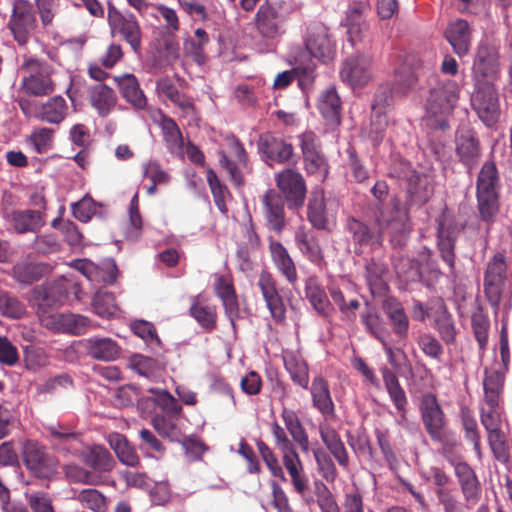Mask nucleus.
Here are the masks:
<instances>
[{
  "label": "nucleus",
  "mask_w": 512,
  "mask_h": 512,
  "mask_svg": "<svg viewBox=\"0 0 512 512\" xmlns=\"http://www.w3.org/2000/svg\"><path fill=\"white\" fill-rule=\"evenodd\" d=\"M305 170L309 174H316L319 181H324L328 174V165L322 152L303 155Z\"/></svg>",
  "instance_id": "obj_54"
},
{
  "label": "nucleus",
  "mask_w": 512,
  "mask_h": 512,
  "mask_svg": "<svg viewBox=\"0 0 512 512\" xmlns=\"http://www.w3.org/2000/svg\"><path fill=\"white\" fill-rule=\"evenodd\" d=\"M308 220L316 229L322 230L327 227L325 203L322 194H315L308 204Z\"/></svg>",
  "instance_id": "obj_46"
},
{
  "label": "nucleus",
  "mask_w": 512,
  "mask_h": 512,
  "mask_svg": "<svg viewBox=\"0 0 512 512\" xmlns=\"http://www.w3.org/2000/svg\"><path fill=\"white\" fill-rule=\"evenodd\" d=\"M505 382V375L500 371L486 372L483 381L484 400L489 402L500 401Z\"/></svg>",
  "instance_id": "obj_42"
},
{
  "label": "nucleus",
  "mask_w": 512,
  "mask_h": 512,
  "mask_svg": "<svg viewBox=\"0 0 512 512\" xmlns=\"http://www.w3.org/2000/svg\"><path fill=\"white\" fill-rule=\"evenodd\" d=\"M471 107L487 127L495 126L500 117V104L495 84L473 85Z\"/></svg>",
  "instance_id": "obj_7"
},
{
  "label": "nucleus",
  "mask_w": 512,
  "mask_h": 512,
  "mask_svg": "<svg viewBox=\"0 0 512 512\" xmlns=\"http://www.w3.org/2000/svg\"><path fill=\"white\" fill-rule=\"evenodd\" d=\"M455 475L468 508H473L481 497V484L474 470L466 462L454 463Z\"/></svg>",
  "instance_id": "obj_18"
},
{
  "label": "nucleus",
  "mask_w": 512,
  "mask_h": 512,
  "mask_svg": "<svg viewBox=\"0 0 512 512\" xmlns=\"http://www.w3.org/2000/svg\"><path fill=\"white\" fill-rule=\"evenodd\" d=\"M418 84L416 73L407 65H401L396 71L394 92L400 95H407L414 91Z\"/></svg>",
  "instance_id": "obj_43"
},
{
  "label": "nucleus",
  "mask_w": 512,
  "mask_h": 512,
  "mask_svg": "<svg viewBox=\"0 0 512 512\" xmlns=\"http://www.w3.org/2000/svg\"><path fill=\"white\" fill-rule=\"evenodd\" d=\"M108 23L113 34H119L133 51H138L141 46V30L133 14H123L109 3Z\"/></svg>",
  "instance_id": "obj_10"
},
{
  "label": "nucleus",
  "mask_w": 512,
  "mask_h": 512,
  "mask_svg": "<svg viewBox=\"0 0 512 512\" xmlns=\"http://www.w3.org/2000/svg\"><path fill=\"white\" fill-rule=\"evenodd\" d=\"M311 394L314 406L325 416L333 415L334 404L332 402L328 385L326 381L317 377L312 382Z\"/></svg>",
  "instance_id": "obj_35"
},
{
  "label": "nucleus",
  "mask_w": 512,
  "mask_h": 512,
  "mask_svg": "<svg viewBox=\"0 0 512 512\" xmlns=\"http://www.w3.org/2000/svg\"><path fill=\"white\" fill-rule=\"evenodd\" d=\"M417 343L426 356L440 361L443 354V347L434 336L422 334L418 337Z\"/></svg>",
  "instance_id": "obj_64"
},
{
  "label": "nucleus",
  "mask_w": 512,
  "mask_h": 512,
  "mask_svg": "<svg viewBox=\"0 0 512 512\" xmlns=\"http://www.w3.org/2000/svg\"><path fill=\"white\" fill-rule=\"evenodd\" d=\"M27 66L33 70L40 68L39 72L31 74L24 80V86L26 91L36 96H42L49 94L53 91V83L48 75L46 69H43L37 60L31 59L27 63Z\"/></svg>",
  "instance_id": "obj_29"
},
{
  "label": "nucleus",
  "mask_w": 512,
  "mask_h": 512,
  "mask_svg": "<svg viewBox=\"0 0 512 512\" xmlns=\"http://www.w3.org/2000/svg\"><path fill=\"white\" fill-rule=\"evenodd\" d=\"M257 287L260 289L270 316L276 323H284L286 320V306L283 297L278 291L277 281L274 276L263 270L257 279Z\"/></svg>",
  "instance_id": "obj_11"
},
{
  "label": "nucleus",
  "mask_w": 512,
  "mask_h": 512,
  "mask_svg": "<svg viewBox=\"0 0 512 512\" xmlns=\"http://www.w3.org/2000/svg\"><path fill=\"white\" fill-rule=\"evenodd\" d=\"M0 312L8 318L19 319L25 314V306L15 296L0 290Z\"/></svg>",
  "instance_id": "obj_50"
},
{
  "label": "nucleus",
  "mask_w": 512,
  "mask_h": 512,
  "mask_svg": "<svg viewBox=\"0 0 512 512\" xmlns=\"http://www.w3.org/2000/svg\"><path fill=\"white\" fill-rule=\"evenodd\" d=\"M407 194L409 205L421 206L428 202L433 194V188L425 175L413 170L408 178Z\"/></svg>",
  "instance_id": "obj_28"
},
{
  "label": "nucleus",
  "mask_w": 512,
  "mask_h": 512,
  "mask_svg": "<svg viewBox=\"0 0 512 512\" xmlns=\"http://www.w3.org/2000/svg\"><path fill=\"white\" fill-rule=\"evenodd\" d=\"M37 26L32 4L27 0H14L8 28L19 45H25Z\"/></svg>",
  "instance_id": "obj_8"
},
{
  "label": "nucleus",
  "mask_w": 512,
  "mask_h": 512,
  "mask_svg": "<svg viewBox=\"0 0 512 512\" xmlns=\"http://www.w3.org/2000/svg\"><path fill=\"white\" fill-rule=\"evenodd\" d=\"M258 149L269 165L286 163L293 156V146L270 133H265L259 137Z\"/></svg>",
  "instance_id": "obj_17"
},
{
  "label": "nucleus",
  "mask_w": 512,
  "mask_h": 512,
  "mask_svg": "<svg viewBox=\"0 0 512 512\" xmlns=\"http://www.w3.org/2000/svg\"><path fill=\"white\" fill-rule=\"evenodd\" d=\"M500 186L499 173L494 161H486L476 180V191L498 192Z\"/></svg>",
  "instance_id": "obj_40"
},
{
  "label": "nucleus",
  "mask_w": 512,
  "mask_h": 512,
  "mask_svg": "<svg viewBox=\"0 0 512 512\" xmlns=\"http://www.w3.org/2000/svg\"><path fill=\"white\" fill-rule=\"evenodd\" d=\"M445 38L458 56L463 57L468 54L471 45V30L466 20L458 19L450 23L445 31Z\"/></svg>",
  "instance_id": "obj_23"
},
{
  "label": "nucleus",
  "mask_w": 512,
  "mask_h": 512,
  "mask_svg": "<svg viewBox=\"0 0 512 512\" xmlns=\"http://www.w3.org/2000/svg\"><path fill=\"white\" fill-rule=\"evenodd\" d=\"M114 80L118 86L121 96L136 110H144L147 106V99L140 88L137 78L133 74L115 76Z\"/></svg>",
  "instance_id": "obj_22"
},
{
  "label": "nucleus",
  "mask_w": 512,
  "mask_h": 512,
  "mask_svg": "<svg viewBox=\"0 0 512 512\" xmlns=\"http://www.w3.org/2000/svg\"><path fill=\"white\" fill-rule=\"evenodd\" d=\"M68 112L66 100L62 96H54L48 99L37 113V118L50 124L61 123Z\"/></svg>",
  "instance_id": "obj_32"
},
{
  "label": "nucleus",
  "mask_w": 512,
  "mask_h": 512,
  "mask_svg": "<svg viewBox=\"0 0 512 512\" xmlns=\"http://www.w3.org/2000/svg\"><path fill=\"white\" fill-rule=\"evenodd\" d=\"M305 295L314 310L323 317L332 311L326 292L316 276H310L305 282Z\"/></svg>",
  "instance_id": "obj_25"
},
{
  "label": "nucleus",
  "mask_w": 512,
  "mask_h": 512,
  "mask_svg": "<svg viewBox=\"0 0 512 512\" xmlns=\"http://www.w3.org/2000/svg\"><path fill=\"white\" fill-rule=\"evenodd\" d=\"M85 462L97 471H110L113 468L110 452L101 446L93 447L87 454Z\"/></svg>",
  "instance_id": "obj_48"
},
{
  "label": "nucleus",
  "mask_w": 512,
  "mask_h": 512,
  "mask_svg": "<svg viewBox=\"0 0 512 512\" xmlns=\"http://www.w3.org/2000/svg\"><path fill=\"white\" fill-rule=\"evenodd\" d=\"M89 99L92 107L101 117L109 115L117 103L115 92L105 84L92 86L89 91Z\"/></svg>",
  "instance_id": "obj_26"
},
{
  "label": "nucleus",
  "mask_w": 512,
  "mask_h": 512,
  "mask_svg": "<svg viewBox=\"0 0 512 512\" xmlns=\"http://www.w3.org/2000/svg\"><path fill=\"white\" fill-rule=\"evenodd\" d=\"M262 205L267 228L280 235L286 225L283 197L275 190H268L262 197Z\"/></svg>",
  "instance_id": "obj_15"
},
{
  "label": "nucleus",
  "mask_w": 512,
  "mask_h": 512,
  "mask_svg": "<svg viewBox=\"0 0 512 512\" xmlns=\"http://www.w3.org/2000/svg\"><path fill=\"white\" fill-rule=\"evenodd\" d=\"M214 288L222 301L226 316L234 326L239 317V303L232 280L225 275H215Z\"/></svg>",
  "instance_id": "obj_21"
},
{
  "label": "nucleus",
  "mask_w": 512,
  "mask_h": 512,
  "mask_svg": "<svg viewBox=\"0 0 512 512\" xmlns=\"http://www.w3.org/2000/svg\"><path fill=\"white\" fill-rule=\"evenodd\" d=\"M282 418L286 429L290 433L293 441L299 445L303 452L309 451V439L305 429L303 428L298 416L294 411L284 409Z\"/></svg>",
  "instance_id": "obj_38"
},
{
  "label": "nucleus",
  "mask_w": 512,
  "mask_h": 512,
  "mask_svg": "<svg viewBox=\"0 0 512 512\" xmlns=\"http://www.w3.org/2000/svg\"><path fill=\"white\" fill-rule=\"evenodd\" d=\"M284 366L292 381L302 388H307L309 383L308 367L306 362L293 352H287L283 356Z\"/></svg>",
  "instance_id": "obj_34"
},
{
  "label": "nucleus",
  "mask_w": 512,
  "mask_h": 512,
  "mask_svg": "<svg viewBox=\"0 0 512 512\" xmlns=\"http://www.w3.org/2000/svg\"><path fill=\"white\" fill-rule=\"evenodd\" d=\"M471 325L474 332V336L479 344V348L484 350L488 343V332L490 327V321L487 315L478 309L472 314Z\"/></svg>",
  "instance_id": "obj_49"
},
{
  "label": "nucleus",
  "mask_w": 512,
  "mask_h": 512,
  "mask_svg": "<svg viewBox=\"0 0 512 512\" xmlns=\"http://www.w3.org/2000/svg\"><path fill=\"white\" fill-rule=\"evenodd\" d=\"M206 177L213 195L215 205L223 214H226L228 211L226 206V199L230 195L227 187L220 182L218 176L212 169L207 171Z\"/></svg>",
  "instance_id": "obj_47"
},
{
  "label": "nucleus",
  "mask_w": 512,
  "mask_h": 512,
  "mask_svg": "<svg viewBox=\"0 0 512 512\" xmlns=\"http://www.w3.org/2000/svg\"><path fill=\"white\" fill-rule=\"evenodd\" d=\"M459 86L454 80L439 82L430 89L426 101L427 114L433 117H440L438 125L441 129L449 127L446 116L450 115L456 107L459 99Z\"/></svg>",
  "instance_id": "obj_5"
},
{
  "label": "nucleus",
  "mask_w": 512,
  "mask_h": 512,
  "mask_svg": "<svg viewBox=\"0 0 512 512\" xmlns=\"http://www.w3.org/2000/svg\"><path fill=\"white\" fill-rule=\"evenodd\" d=\"M435 329L438 331L441 339L447 344H453L456 340L457 330L455 328L452 316L446 312L440 314L435 321Z\"/></svg>",
  "instance_id": "obj_58"
},
{
  "label": "nucleus",
  "mask_w": 512,
  "mask_h": 512,
  "mask_svg": "<svg viewBox=\"0 0 512 512\" xmlns=\"http://www.w3.org/2000/svg\"><path fill=\"white\" fill-rule=\"evenodd\" d=\"M272 434L276 447L282 454L283 465L290 476L294 490L307 504L314 502L313 496L307 493L309 480L304 474L303 464L293 442L287 437L284 428L277 422L272 424Z\"/></svg>",
  "instance_id": "obj_2"
},
{
  "label": "nucleus",
  "mask_w": 512,
  "mask_h": 512,
  "mask_svg": "<svg viewBox=\"0 0 512 512\" xmlns=\"http://www.w3.org/2000/svg\"><path fill=\"white\" fill-rule=\"evenodd\" d=\"M269 253L278 273L292 286L298 282L296 265L282 243L269 237Z\"/></svg>",
  "instance_id": "obj_19"
},
{
  "label": "nucleus",
  "mask_w": 512,
  "mask_h": 512,
  "mask_svg": "<svg viewBox=\"0 0 512 512\" xmlns=\"http://www.w3.org/2000/svg\"><path fill=\"white\" fill-rule=\"evenodd\" d=\"M53 132L52 129L46 127L35 129L32 132L30 140L37 153H45L51 148Z\"/></svg>",
  "instance_id": "obj_63"
},
{
  "label": "nucleus",
  "mask_w": 512,
  "mask_h": 512,
  "mask_svg": "<svg viewBox=\"0 0 512 512\" xmlns=\"http://www.w3.org/2000/svg\"><path fill=\"white\" fill-rule=\"evenodd\" d=\"M259 454L269 469L270 473L279 478L281 481H286L285 473L282 466L279 464L278 458L274 452L268 447L266 443L259 440L256 443Z\"/></svg>",
  "instance_id": "obj_52"
},
{
  "label": "nucleus",
  "mask_w": 512,
  "mask_h": 512,
  "mask_svg": "<svg viewBox=\"0 0 512 512\" xmlns=\"http://www.w3.org/2000/svg\"><path fill=\"white\" fill-rule=\"evenodd\" d=\"M131 329L135 335L145 341L152 348L160 346V339L156 329L151 322L144 320H135L131 324Z\"/></svg>",
  "instance_id": "obj_57"
},
{
  "label": "nucleus",
  "mask_w": 512,
  "mask_h": 512,
  "mask_svg": "<svg viewBox=\"0 0 512 512\" xmlns=\"http://www.w3.org/2000/svg\"><path fill=\"white\" fill-rule=\"evenodd\" d=\"M148 392L150 395L142 397L138 404L146 409L161 408L164 414L155 415L151 421L152 426L160 436L176 440L179 436L177 420L181 406L166 390L150 388Z\"/></svg>",
  "instance_id": "obj_1"
},
{
  "label": "nucleus",
  "mask_w": 512,
  "mask_h": 512,
  "mask_svg": "<svg viewBox=\"0 0 512 512\" xmlns=\"http://www.w3.org/2000/svg\"><path fill=\"white\" fill-rule=\"evenodd\" d=\"M4 219L9 230L17 234L36 233L45 224L43 211L24 209L5 212Z\"/></svg>",
  "instance_id": "obj_13"
},
{
  "label": "nucleus",
  "mask_w": 512,
  "mask_h": 512,
  "mask_svg": "<svg viewBox=\"0 0 512 512\" xmlns=\"http://www.w3.org/2000/svg\"><path fill=\"white\" fill-rule=\"evenodd\" d=\"M282 418L286 429L290 433L293 441L299 445L303 452L309 451V439L305 429L303 428L298 416L294 411L284 409Z\"/></svg>",
  "instance_id": "obj_39"
},
{
  "label": "nucleus",
  "mask_w": 512,
  "mask_h": 512,
  "mask_svg": "<svg viewBox=\"0 0 512 512\" xmlns=\"http://www.w3.org/2000/svg\"><path fill=\"white\" fill-rule=\"evenodd\" d=\"M291 13V7L284 1L263 3L255 17L259 34L266 39H276L284 33L283 23Z\"/></svg>",
  "instance_id": "obj_6"
},
{
  "label": "nucleus",
  "mask_w": 512,
  "mask_h": 512,
  "mask_svg": "<svg viewBox=\"0 0 512 512\" xmlns=\"http://www.w3.org/2000/svg\"><path fill=\"white\" fill-rule=\"evenodd\" d=\"M65 475L70 482L86 485H99L103 482L102 476L95 471H88L76 464H68L64 468Z\"/></svg>",
  "instance_id": "obj_41"
},
{
  "label": "nucleus",
  "mask_w": 512,
  "mask_h": 512,
  "mask_svg": "<svg viewBox=\"0 0 512 512\" xmlns=\"http://www.w3.org/2000/svg\"><path fill=\"white\" fill-rule=\"evenodd\" d=\"M424 427L433 441L444 442L447 439V427L444 412L433 395L423 397L420 405Z\"/></svg>",
  "instance_id": "obj_9"
},
{
  "label": "nucleus",
  "mask_w": 512,
  "mask_h": 512,
  "mask_svg": "<svg viewBox=\"0 0 512 512\" xmlns=\"http://www.w3.org/2000/svg\"><path fill=\"white\" fill-rule=\"evenodd\" d=\"M372 79V59L361 56L354 59V88L365 86Z\"/></svg>",
  "instance_id": "obj_56"
},
{
  "label": "nucleus",
  "mask_w": 512,
  "mask_h": 512,
  "mask_svg": "<svg viewBox=\"0 0 512 512\" xmlns=\"http://www.w3.org/2000/svg\"><path fill=\"white\" fill-rule=\"evenodd\" d=\"M506 262L503 253H496L492 260L488 263L484 280L486 281H497L504 282L506 273Z\"/></svg>",
  "instance_id": "obj_60"
},
{
  "label": "nucleus",
  "mask_w": 512,
  "mask_h": 512,
  "mask_svg": "<svg viewBox=\"0 0 512 512\" xmlns=\"http://www.w3.org/2000/svg\"><path fill=\"white\" fill-rule=\"evenodd\" d=\"M21 456L26 469L38 479L50 480L58 472V459L35 440L22 442Z\"/></svg>",
  "instance_id": "obj_4"
},
{
  "label": "nucleus",
  "mask_w": 512,
  "mask_h": 512,
  "mask_svg": "<svg viewBox=\"0 0 512 512\" xmlns=\"http://www.w3.org/2000/svg\"><path fill=\"white\" fill-rule=\"evenodd\" d=\"M455 152L460 163L468 170H473L481 158V144L477 133L471 128L459 130L455 138Z\"/></svg>",
  "instance_id": "obj_12"
},
{
  "label": "nucleus",
  "mask_w": 512,
  "mask_h": 512,
  "mask_svg": "<svg viewBox=\"0 0 512 512\" xmlns=\"http://www.w3.org/2000/svg\"><path fill=\"white\" fill-rule=\"evenodd\" d=\"M320 436L324 444L336 458L341 466L347 467L349 457L338 434L326 424H320Z\"/></svg>",
  "instance_id": "obj_37"
},
{
  "label": "nucleus",
  "mask_w": 512,
  "mask_h": 512,
  "mask_svg": "<svg viewBox=\"0 0 512 512\" xmlns=\"http://www.w3.org/2000/svg\"><path fill=\"white\" fill-rule=\"evenodd\" d=\"M276 182L290 206L300 207L303 205L306 195V186L300 173L287 169L277 175Z\"/></svg>",
  "instance_id": "obj_16"
},
{
  "label": "nucleus",
  "mask_w": 512,
  "mask_h": 512,
  "mask_svg": "<svg viewBox=\"0 0 512 512\" xmlns=\"http://www.w3.org/2000/svg\"><path fill=\"white\" fill-rule=\"evenodd\" d=\"M305 47L310 56L329 61L333 57L334 49L328 37L327 28L322 24H312L307 29Z\"/></svg>",
  "instance_id": "obj_14"
},
{
  "label": "nucleus",
  "mask_w": 512,
  "mask_h": 512,
  "mask_svg": "<svg viewBox=\"0 0 512 512\" xmlns=\"http://www.w3.org/2000/svg\"><path fill=\"white\" fill-rule=\"evenodd\" d=\"M499 76V47L488 40H482L476 48L473 59V85L495 84Z\"/></svg>",
  "instance_id": "obj_3"
},
{
  "label": "nucleus",
  "mask_w": 512,
  "mask_h": 512,
  "mask_svg": "<svg viewBox=\"0 0 512 512\" xmlns=\"http://www.w3.org/2000/svg\"><path fill=\"white\" fill-rule=\"evenodd\" d=\"M481 423L485 429H495L501 424L500 401L484 400L481 406Z\"/></svg>",
  "instance_id": "obj_55"
},
{
  "label": "nucleus",
  "mask_w": 512,
  "mask_h": 512,
  "mask_svg": "<svg viewBox=\"0 0 512 512\" xmlns=\"http://www.w3.org/2000/svg\"><path fill=\"white\" fill-rule=\"evenodd\" d=\"M396 273L406 284L419 282L422 278L418 263L410 259L401 260L396 265Z\"/></svg>",
  "instance_id": "obj_59"
},
{
  "label": "nucleus",
  "mask_w": 512,
  "mask_h": 512,
  "mask_svg": "<svg viewBox=\"0 0 512 512\" xmlns=\"http://www.w3.org/2000/svg\"><path fill=\"white\" fill-rule=\"evenodd\" d=\"M388 317L392 332L396 338L395 343L405 346L409 333V318L405 310Z\"/></svg>",
  "instance_id": "obj_51"
},
{
  "label": "nucleus",
  "mask_w": 512,
  "mask_h": 512,
  "mask_svg": "<svg viewBox=\"0 0 512 512\" xmlns=\"http://www.w3.org/2000/svg\"><path fill=\"white\" fill-rule=\"evenodd\" d=\"M190 314L204 329L211 331L215 328V308L211 306H205L200 303H194L190 307Z\"/></svg>",
  "instance_id": "obj_53"
},
{
  "label": "nucleus",
  "mask_w": 512,
  "mask_h": 512,
  "mask_svg": "<svg viewBox=\"0 0 512 512\" xmlns=\"http://www.w3.org/2000/svg\"><path fill=\"white\" fill-rule=\"evenodd\" d=\"M313 484L314 493L322 512H338L337 505L327 486L320 480H315Z\"/></svg>",
  "instance_id": "obj_62"
},
{
  "label": "nucleus",
  "mask_w": 512,
  "mask_h": 512,
  "mask_svg": "<svg viewBox=\"0 0 512 512\" xmlns=\"http://www.w3.org/2000/svg\"><path fill=\"white\" fill-rule=\"evenodd\" d=\"M95 313L102 318L113 317L118 312L115 296L112 292L98 291L93 297Z\"/></svg>",
  "instance_id": "obj_45"
},
{
  "label": "nucleus",
  "mask_w": 512,
  "mask_h": 512,
  "mask_svg": "<svg viewBox=\"0 0 512 512\" xmlns=\"http://www.w3.org/2000/svg\"><path fill=\"white\" fill-rule=\"evenodd\" d=\"M75 499L84 507L94 512H105L108 504L106 497L93 488L83 489Z\"/></svg>",
  "instance_id": "obj_44"
},
{
  "label": "nucleus",
  "mask_w": 512,
  "mask_h": 512,
  "mask_svg": "<svg viewBox=\"0 0 512 512\" xmlns=\"http://www.w3.org/2000/svg\"><path fill=\"white\" fill-rule=\"evenodd\" d=\"M42 322L47 328L74 335L84 334L90 327L87 317L73 313L50 315L43 318Z\"/></svg>",
  "instance_id": "obj_20"
},
{
  "label": "nucleus",
  "mask_w": 512,
  "mask_h": 512,
  "mask_svg": "<svg viewBox=\"0 0 512 512\" xmlns=\"http://www.w3.org/2000/svg\"><path fill=\"white\" fill-rule=\"evenodd\" d=\"M461 419L465 431V438L472 442L474 449L480 451V436L478 425L474 417L471 415L469 409L461 410Z\"/></svg>",
  "instance_id": "obj_61"
},
{
  "label": "nucleus",
  "mask_w": 512,
  "mask_h": 512,
  "mask_svg": "<svg viewBox=\"0 0 512 512\" xmlns=\"http://www.w3.org/2000/svg\"><path fill=\"white\" fill-rule=\"evenodd\" d=\"M382 376L386 391L391 401L397 409L400 418L405 420L408 400L404 389L400 385L396 374L388 368L382 369Z\"/></svg>",
  "instance_id": "obj_27"
},
{
  "label": "nucleus",
  "mask_w": 512,
  "mask_h": 512,
  "mask_svg": "<svg viewBox=\"0 0 512 512\" xmlns=\"http://www.w3.org/2000/svg\"><path fill=\"white\" fill-rule=\"evenodd\" d=\"M477 208L482 221L493 223L499 212V192L476 191Z\"/></svg>",
  "instance_id": "obj_36"
},
{
  "label": "nucleus",
  "mask_w": 512,
  "mask_h": 512,
  "mask_svg": "<svg viewBox=\"0 0 512 512\" xmlns=\"http://www.w3.org/2000/svg\"><path fill=\"white\" fill-rule=\"evenodd\" d=\"M318 108L323 118L329 124H339L341 114V101L334 88H329L321 94Z\"/></svg>",
  "instance_id": "obj_31"
},
{
  "label": "nucleus",
  "mask_w": 512,
  "mask_h": 512,
  "mask_svg": "<svg viewBox=\"0 0 512 512\" xmlns=\"http://www.w3.org/2000/svg\"><path fill=\"white\" fill-rule=\"evenodd\" d=\"M159 125L168 151L173 155H183V137L176 122L170 117L163 116Z\"/></svg>",
  "instance_id": "obj_33"
},
{
  "label": "nucleus",
  "mask_w": 512,
  "mask_h": 512,
  "mask_svg": "<svg viewBox=\"0 0 512 512\" xmlns=\"http://www.w3.org/2000/svg\"><path fill=\"white\" fill-rule=\"evenodd\" d=\"M82 343L87 355L96 360L113 361L120 355L119 345L108 337H91Z\"/></svg>",
  "instance_id": "obj_24"
},
{
  "label": "nucleus",
  "mask_w": 512,
  "mask_h": 512,
  "mask_svg": "<svg viewBox=\"0 0 512 512\" xmlns=\"http://www.w3.org/2000/svg\"><path fill=\"white\" fill-rule=\"evenodd\" d=\"M371 13L369 0L354 3V45L358 42L371 43L370 23L367 15Z\"/></svg>",
  "instance_id": "obj_30"
}]
</instances>
